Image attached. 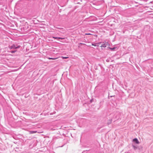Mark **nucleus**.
I'll list each match as a JSON object with an SVG mask.
<instances>
[{
  "label": "nucleus",
  "mask_w": 153,
  "mask_h": 153,
  "mask_svg": "<svg viewBox=\"0 0 153 153\" xmlns=\"http://www.w3.org/2000/svg\"><path fill=\"white\" fill-rule=\"evenodd\" d=\"M85 34L87 35H91V33H86Z\"/></svg>",
  "instance_id": "obj_18"
},
{
  "label": "nucleus",
  "mask_w": 153,
  "mask_h": 153,
  "mask_svg": "<svg viewBox=\"0 0 153 153\" xmlns=\"http://www.w3.org/2000/svg\"><path fill=\"white\" fill-rule=\"evenodd\" d=\"M16 50H12V51H10V52L11 53H15L16 52Z\"/></svg>",
  "instance_id": "obj_11"
},
{
  "label": "nucleus",
  "mask_w": 153,
  "mask_h": 153,
  "mask_svg": "<svg viewBox=\"0 0 153 153\" xmlns=\"http://www.w3.org/2000/svg\"><path fill=\"white\" fill-rule=\"evenodd\" d=\"M9 48L10 49H13V47H12V45H11V46H10Z\"/></svg>",
  "instance_id": "obj_17"
},
{
  "label": "nucleus",
  "mask_w": 153,
  "mask_h": 153,
  "mask_svg": "<svg viewBox=\"0 0 153 153\" xmlns=\"http://www.w3.org/2000/svg\"><path fill=\"white\" fill-rule=\"evenodd\" d=\"M106 61L107 62H109V59H106Z\"/></svg>",
  "instance_id": "obj_16"
},
{
  "label": "nucleus",
  "mask_w": 153,
  "mask_h": 153,
  "mask_svg": "<svg viewBox=\"0 0 153 153\" xmlns=\"http://www.w3.org/2000/svg\"><path fill=\"white\" fill-rule=\"evenodd\" d=\"M56 28L59 29H62V28L59 27H56Z\"/></svg>",
  "instance_id": "obj_15"
},
{
  "label": "nucleus",
  "mask_w": 153,
  "mask_h": 153,
  "mask_svg": "<svg viewBox=\"0 0 153 153\" xmlns=\"http://www.w3.org/2000/svg\"><path fill=\"white\" fill-rule=\"evenodd\" d=\"M133 141L137 144H139V142L138 141V140L137 138H135L134 139H133Z\"/></svg>",
  "instance_id": "obj_4"
},
{
  "label": "nucleus",
  "mask_w": 153,
  "mask_h": 153,
  "mask_svg": "<svg viewBox=\"0 0 153 153\" xmlns=\"http://www.w3.org/2000/svg\"><path fill=\"white\" fill-rule=\"evenodd\" d=\"M85 45V44L84 43H79L78 44V45Z\"/></svg>",
  "instance_id": "obj_13"
},
{
  "label": "nucleus",
  "mask_w": 153,
  "mask_h": 153,
  "mask_svg": "<svg viewBox=\"0 0 153 153\" xmlns=\"http://www.w3.org/2000/svg\"><path fill=\"white\" fill-rule=\"evenodd\" d=\"M90 102H92V100H90Z\"/></svg>",
  "instance_id": "obj_19"
},
{
  "label": "nucleus",
  "mask_w": 153,
  "mask_h": 153,
  "mask_svg": "<svg viewBox=\"0 0 153 153\" xmlns=\"http://www.w3.org/2000/svg\"><path fill=\"white\" fill-rule=\"evenodd\" d=\"M133 148L134 149H137V147L135 146H133Z\"/></svg>",
  "instance_id": "obj_12"
},
{
  "label": "nucleus",
  "mask_w": 153,
  "mask_h": 153,
  "mask_svg": "<svg viewBox=\"0 0 153 153\" xmlns=\"http://www.w3.org/2000/svg\"><path fill=\"white\" fill-rule=\"evenodd\" d=\"M62 57L63 59H65L68 58V57Z\"/></svg>",
  "instance_id": "obj_14"
},
{
  "label": "nucleus",
  "mask_w": 153,
  "mask_h": 153,
  "mask_svg": "<svg viewBox=\"0 0 153 153\" xmlns=\"http://www.w3.org/2000/svg\"><path fill=\"white\" fill-rule=\"evenodd\" d=\"M113 120V119L111 118V119L108 120L107 124L108 125L110 124L111 123V122Z\"/></svg>",
  "instance_id": "obj_5"
},
{
  "label": "nucleus",
  "mask_w": 153,
  "mask_h": 153,
  "mask_svg": "<svg viewBox=\"0 0 153 153\" xmlns=\"http://www.w3.org/2000/svg\"><path fill=\"white\" fill-rule=\"evenodd\" d=\"M48 58L49 59H52L54 60L57 59V58H50V57H48Z\"/></svg>",
  "instance_id": "obj_9"
},
{
  "label": "nucleus",
  "mask_w": 153,
  "mask_h": 153,
  "mask_svg": "<svg viewBox=\"0 0 153 153\" xmlns=\"http://www.w3.org/2000/svg\"><path fill=\"white\" fill-rule=\"evenodd\" d=\"M118 117L117 115L115 114L114 116V117L113 118V120H114V121L115 122L116 120L118 119Z\"/></svg>",
  "instance_id": "obj_2"
},
{
  "label": "nucleus",
  "mask_w": 153,
  "mask_h": 153,
  "mask_svg": "<svg viewBox=\"0 0 153 153\" xmlns=\"http://www.w3.org/2000/svg\"><path fill=\"white\" fill-rule=\"evenodd\" d=\"M109 49H110L111 51H115V49H116V48L115 47H114L113 48H111L110 47H109Z\"/></svg>",
  "instance_id": "obj_8"
},
{
  "label": "nucleus",
  "mask_w": 153,
  "mask_h": 153,
  "mask_svg": "<svg viewBox=\"0 0 153 153\" xmlns=\"http://www.w3.org/2000/svg\"><path fill=\"white\" fill-rule=\"evenodd\" d=\"M12 47H13V49H16L20 48V46L18 45L17 46H16L14 44H13L12 45Z\"/></svg>",
  "instance_id": "obj_1"
},
{
  "label": "nucleus",
  "mask_w": 153,
  "mask_h": 153,
  "mask_svg": "<svg viewBox=\"0 0 153 153\" xmlns=\"http://www.w3.org/2000/svg\"><path fill=\"white\" fill-rule=\"evenodd\" d=\"M53 38L54 39H65V38H62V37H55L53 36Z\"/></svg>",
  "instance_id": "obj_7"
},
{
  "label": "nucleus",
  "mask_w": 153,
  "mask_h": 153,
  "mask_svg": "<svg viewBox=\"0 0 153 153\" xmlns=\"http://www.w3.org/2000/svg\"><path fill=\"white\" fill-rule=\"evenodd\" d=\"M30 134H33L34 133H36V131H30Z\"/></svg>",
  "instance_id": "obj_10"
},
{
  "label": "nucleus",
  "mask_w": 153,
  "mask_h": 153,
  "mask_svg": "<svg viewBox=\"0 0 153 153\" xmlns=\"http://www.w3.org/2000/svg\"><path fill=\"white\" fill-rule=\"evenodd\" d=\"M101 43H102V42H99L97 44L92 43V45L95 46H99V45Z\"/></svg>",
  "instance_id": "obj_6"
},
{
  "label": "nucleus",
  "mask_w": 153,
  "mask_h": 153,
  "mask_svg": "<svg viewBox=\"0 0 153 153\" xmlns=\"http://www.w3.org/2000/svg\"><path fill=\"white\" fill-rule=\"evenodd\" d=\"M108 42H106L105 43H103V44H102V45L100 46L101 47H103V48H105L106 47V46L107 45H108Z\"/></svg>",
  "instance_id": "obj_3"
}]
</instances>
